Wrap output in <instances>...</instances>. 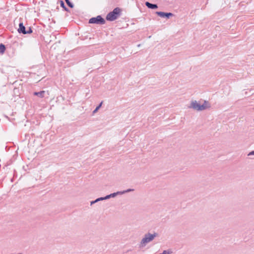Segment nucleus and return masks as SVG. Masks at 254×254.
Listing matches in <instances>:
<instances>
[{
    "mask_svg": "<svg viewBox=\"0 0 254 254\" xmlns=\"http://www.w3.org/2000/svg\"><path fill=\"white\" fill-rule=\"evenodd\" d=\"M210 107V104L209 102L205 100L197 101L195 100H192L188 106L189 108L192 109L197 111H203Z\"/></svg>",
    "mask_w": 254,
    "mask_h": 254,
    "instance_id": "nucleus-1",
    "label": "nucleus"
},
{
    "mask_svg": "<svg viewBox=\"0 0 254 254\" xmlns=\"http://www.w3.org/2000/svg\"><path fill=\"white\" fill-rule=\"evenodd\" d=\"M157 236L158 234L156 233L145 234L139 243V247L141 248L145 247L147 244L152 242Z\"/></svg>",
    "mask_w": 254,
    "mask_h": 254,
    "instance_id": "nucleus-2",
    "label": "nucleus"
},
{
    "mask_svg": "<svg viewBox=\"0 0 254 254\" xmlns=\"http://www.w3.org/2000/svg\"><path fill=\"white\" fill-rule=\"evenodd\" d=\"M121 10L119 7H116L114 10L109 13L106 17L108 20L113 21L116 19L120 14Z\"/></svg>",
    "mask_w": 254,
    "mask_h": 254,
    "instance_id": "nucleus-3",
    "label": "nucleus"
},
{
    "mask_svg": "<svg viewBox=\"0 0 254 254\" xmlns=\"http://www.w3.org/2000/svg\"><path fill=\"white\" fill-rule=\"evenodd\" d=\"M133 190H134L133 189H127V190H126L117 191L116 192H114V193H111V194H110L109 195H107L105 197H103V200H104L109 199V198H112V197H116L118 195H122V194H124L125 193L129 192H130V191H132Z\"/></svg>",
    "mask_w": 254,
    "mask_h": 254,
    "instance_id": "nucleus-4",
    "label": "nucleus"
},
{
    "mask_svg": "<svg viewBox=\"0 0 254 254\" xmlns=\"http://www.w3.org/2000/svg\"><path fill=\"white\" fill-rule=\"evenodd\" d=\"M105 22L104 19L101 16H98L96 18H92L89 20L90 23H104Z\"/></svg>",
    "mask_w": 254,
    "mask_h": 254,
    "instance_id": "nucleus-5",
    "label": "nucleus"
},
{
    "mask_svg": "<svg viewBox=\"0 0 254 254\" xmlns=\"http://www.w3.org/2000/svg\"><path fill=\"white\" fill-rule=\"evenodd\" d=\"M156 14L161 17H166L167 18H169L170 16H172L173 15V14L172 13H165L164 12H160V11L156 12Z\"/></svg>",
    "mask_w": 254,
    "mask_h": 254,
    "instance_id": "nucleus-6",
    "label": "nucleus"
},
{
    "mask_svg": "<svg viewBox=\"0 0 254 254\" xmlns=\"http://www.w3.org/2000/svg\"><path fill=\"white\" fill-rule=\"evenodd\" d=\"M18 31L19 32H22L23 33V34H26V33H30L32 32V30L30 29L29 31H25V27L23 25V24L22 23H20L19 24V28L18 29Z\"/></svg>",
    "mask_w": 254,
    "mask_h": 254,
    "instance_id": "nucleus-7",
    "label": "nucleus"
},
{
    "mask_svg": "<svg viewBox=\"0 0 254 254\" xmlns=\"http://www.w3.org/2000/svg\"><path fill=\"white\" fill-rule=\"evenodd\" d=\"M145 5L149 8L156 9L158 7L157 5L155 4L150 3L149 2H146Z\"/></svg>",
    "mask_w": 254,
    "mask_h": 254,
    "instance_id": "nucleus-8",
    "label": "nucleus"
},
{
    "mask_svg": "<svg viewBox=\"0 0 254 254\" xmlns=\"http://www.w3.org/2000/svg\"><path fill=\"white\" fill-rule=\"evenodd\" d=\"M102 200H103V199L102 197L98 198L96 199H95V200L91 201L90 202V205H92L93 204H94V203H95L96 202H99L100 201H102Z\"/></svg>",
    "mask_w": 254,
    "mask_h": 254,
    "instance_id": "nucleus-9",
    "label": "nucleus"
},
{
    "mask_svg": "<svg viewBox=\"0 0 254 254\" xmlns=\"http://www.w3.org/2000/svg\"><path fill=\"white\" fill-rule=\"evenodd\" d=\"M44 93V91H41L39 92H35L34 95L38 96L39 97H43Z\"/></svg>",
    "mask_w": 254,
    "mask_h": 254,
    "instance_id": "nucleus-10",
    "label": "nucleus"
},
{
    "mask_svg": "<svg viewBox=\"0 0 254 254\" xmlns=\"http://www.w3.org/2000/svg\"><path fill=\"white\" fill-rule=\"evenodd\" d=\"M103 103V102H102L99 106H98L96 109L93 111V114H95L96 112H97V111H98V110L100 109V108L102 106V104Z\"/></svg>",
    "mask_w": 254,
    "mask_h": 254,
    "instance_id": "nucleus-11",
    "label": "nucleus"
},
{
    "mask_svg": "<svg viewBox=\"0 0 254 254\" xmlns=\"http://www.w3.org/2000/svg\"><path fill=\"white\" fill-rule=\"evenodd\" d=\"M5 50V47L3 45H0V52L3 53Z\"/></svg>",
    "mask_w": 254,
    "mask_h": 254,
    "instance_id": "nucleus-12",
    "label": "nucleus"
},
{
    "mask_svg": "<svg viewBox=\"0 0 254 254\" xmlns=\"http://www.w3.org/2000/svg\"><path fill=\"white\" fill-rule=\"evenodd\" d=\"M68 5L72 8L73 7V5L69 1V0H65Z\"/></svg>",
    "mask_w": 254,
    "mask_h": 254,
    "instance_id": "nucleus-13",
    "label": "nucleus"
},
{
    "mask_svg": "<svg viewBox=\"0 0 254 254\" xmlns=\"http://www.w3.org/2000/svg\"><path fill=\"white\" fill-rule=\"evenodd\" d=\"M254 156V151H252L248 154V156L251 157Z\"/></svg>",
    "mask_w": 254,
    "mask_h": 254,
    "instance_id": "nucleus-14",
    "label": "nucleus"
},
{
    "mask_svg": "<svg viewBox=\"0 0 254 254\" xmlns=\"http://www.w3.org/2000/svg\"><path fill=\"white\" fill-rule=\"evenodd\" d=\"M61 6H62L64 8H65V9L66 10V9L64 7V3L63 2V1H61Z\"/></svg>",
    "mask_w": 254,
    "mask_h": 254,
    "instance_id": "nucleus-15",
    "label": "nucleus"
}]
</instances>
